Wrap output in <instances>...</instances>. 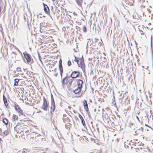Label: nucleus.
Returning a JSON list of instances; mask_svg holds the SVG:
<instances>
[{
  "label": "nucleus",
  "instance_id": "f03ea898",
  "mask_svg": "<svg viewBox=\"0 0 153 153\" xmlns=\"http://www.w3.org/2000/svg\"><path fill=\"white\" fill-rule=\"evenodd\" d=\"M43 4L44 6V11L45 13L49 15V16L52 18L50 14V11L47 5L45 4L44 3H43Z\"/></svg>",
  "mask_w": 153,
  "mask_h": 153
},
{
  "label": "nucleus",
  "instance_id": "c03bdc74",
  "mask_svg": "<svg viewBox=\"0 0 153 153\" xmlns=\"http://www.w3.org/2000/svg\"><path fill=\"white\" fill-rule=\"evenodd\" d=\"M54 153H58V152H54Z\"/></svg>",
  "mask_w": 153,
  "mask_h": 153
},
{
  "label": "nucleus",
  "instance_id": "bb28decb",
  "mask_svg": "<svg viewBox=\"0 0 153 153\" xmlns=\"http://www.w3.org/2000/svg\"><path fill=\"white\" fill-rule=\"evenodd\" d=\"M16 71H17L19 72H21V71H22L20 68L19 67H18L17 68H16Z\"/></svg>",
  "mask_w": 153,
  "mask_h": 153
},
{
  "label": "nucleus",
  "instance_id": "c756f323",
  "mask_svg": "<svg viewBox=\"0 0 153 153\" xmlns=\"http://www.w3.org/2000/svg\"><path fill=\"white\" fill-rule=\"evenodd\" d=\"M137 145H138V146H143L144 145V144L142 143H137Z\"/></svg>",
  "mask_w": 153,
  "mask_h": 153
},
{
  "label": "nucleus",
  "instance_id": "39448f33",
  "mask_svg": "<svg viewBox=\"0 0 153 153\" xmlns=\"http://www.w3.org/2000/svg\"><path fill=\"white\" fill-rule=\"evenodd\" d=\"M80 72L78 71H74L72 72L71 76L72 78H75L79 76Z\"/></svg>",
  "mask_w": 153,
  "mask_h": 153
},
{
  "label": "nucleus",
  "instance_id": "e433bc0d",
  "mask_svg": "<svg viewBox=\"0 0 153 153\" xmlns=\"http://www.w3.org/2000/svg\"><path fill=\"white\" fill-rule=\"evenodd\" d=\"M51 99L52 98H53V95L51 94Z\"/></svg>",
  "mask_w": 153,
  "mask_h": 153
},
{
  "label": "nucleus",
  "instance_id": "c9c22d12",
  "mask_svg": "<svg viewBox=\"0 0 153 153\" xmlns=\"http://www.w3.org/2000/svg\"><path fill=\"white\" fill-rule=\"evenodd\" d=\"M57 75V73H56L55 74H54V75L56 77Z\"/></svg>",
  "mask_w": 153,
  "mask_h": 153
},
{
  "label": "nucleus",
  "instance_id": "2eb2a0df",
  "mask_svg": "<svg viewBox=\"0 0 153 153\" xmlns=\"http://www.w3.org/2000/svg\"><path fill=\"white\" fill-rule=\"evenodd\" d=\"M16 111L19 114V116L20 115H22L25 116L24 114L23 111L22 110L21 108L18 110H17Z\"/></svg>",
  "mask_w": 153,
  "mask_h": 153
},
{
  "label": "nucleus",
  "instance_id": "1a4fd4ad",
  "mask_svg": "<svg viewBox=\"0 0 153 153\" xmlns=\"http://www.w3.org/2000/svg\"><path fill=\"white\" fill-rule=\"evenodd\" d=\"M83 82V81L81 79H79L77 81L78 87L82 88V85Z\"/></svg>",
  "mask_w": 153,
  "mask_h": 153
},
{
  "label": "nucleus",
  "instance_id": "0eeeda50",
  "mask_svg": "<svg viewBox=\"0 0 153 153\" xmlns=\"http://www.w3.org/2000/svg\"><path fill=\"white\" fill-rule=\"evenodd\" d=\"M70 78V77L66 76L61 81L62 82V86L64 87V85L66 84V82H65V80H66V81L68 80V79Z\"/></svg>",
  "mask_w": 153,
  "mask_h": 153
},
{
  "label": "nucleus",
  "instance_id": "cd10ccee",
  "mask_svg": "<svg viewBox=\"0 0 153 153\" xmlns=\"http://www.w3.org/2000/svg\"><path fill=\"white\" fill-rule=\"evenodd\" d=\"M38 53L39 59L40 61L42 63V61L41 59V57L39 53V52H38Z\"/></svg>",
  "mask_w": 153,
  "mask_h": 153
},
{
  "label": "nucleus",
  "instance_id": "c85d7f7f",
  "mask_svg": "<svg viewBox=\"0 0 153 153\" xmlns=\"http://www.w3.org/2000/svg\"><path fill=\"white\" fill-rule=\"evenodd\" d=\"M71 65V62L68 61V66H70Z\"/></svg>",
  "mask_w": 153,
  "mask_h": 153
},
{
  "label": "nucleus",
  "instance_id": "f3484780",
  "mask_svg": "<svg viewBox=\"0 0 153 153\" xmlns=\"http://www.w3.org/2000/svg\"><path fill=\"white\" fill-rule=\"evenodd\" d=\"M19 81V79H14V85L15 86H17L18 85V83Z\"/></svg>",
  "mask_w": 153,
  "mask_h": 153
},
{
  "label": "nucleus",
  "instance_id": "423d86ee",
  "mask_svg": "<svg viewBox=\"0 0 153 153\" xmlns=\"http://www.w3.org/2000/svg\"><path fill=\"white\" fill-rule=\"evenodd\" d=\"M24 56L27 60V62H30L31 60L30 55L27 53H26L24 54Z\"/></svg>",
  "mask_w": 153,
  "mask_h": 153
},
{
  "label": "nucleus",
  "instance_id": "a19ab883",
  "mask_svg": "<svg viewBox=\"0 0 153 153\" xmlns=\"http://www.w3.org/2000/svg\"><path fill=\"white\" fill-rule=\"evenodd\" d=\"M141 34H143V32L142 31H141Z\"/></svg>",
  "mask_w": 153,
  "mask_h": 153
},
{
  "label": "nucleus",
  "instance_id": "a211bd4d",
  "mask_svg": "<svg viewBox=\"0 0 153 153\" xmlns=\"http://www.w3.org/2000/svg\"><path fill=\"white\" fill-rule=\"evenodd\" d=\"M10 131L8 130H6L3 132L4 134L6 136L7 135L10 133Z\"/></svg>",
  "mask_w": 153,
  "mask_h": 153
},
{
  "label": "nucleus",
  "instance_id": "ddd939ff",
  "mask_svg": "<svg viewBox=\"0 0 153 153\" xmlns=\"http://www.w3.org/2000/svg\"><path fill=\"white\" fill-rule=\"evenodd\" d=\"M51 112L52 111L54 112L55 109V103H51Z\"/></svg>",
  "mask_w": 153,
  "mask_h": 153
},
{
  "label": "nucleus",
  "instance_id": "a18cd8bd",
  "mask_svg": "<svg viewBox=\"0 0 153 153\" xmlns=\"http://www.w3.org/2000/svg\"><path fill=\"white\" fill-rule=\"evenodd\" d=\"M67 82V81H66V80H65V82Z\"/></svg>",
  "mask_w": 153,
  "mask_h": 153
},
{
  "label": "nucleus",
  "instance_id": "dca6fc26",
  "mask_svg": "<svg viewBox=\"0 0 153 153\" xmlns=\"http://www.w3.org/2000/svg\"><path fill=\"white\" fill-rule=\"evenodd\" d=\"M7 119L6 118H4L2 120L3 123H4L6 125H7L8 123Z\"/></svg>",
  "mask_w": 153,
  "mask_h": 153
},
{
  "label": "nucleus",
  "instance_id": "09e8293b",
  "mask_svg": "<svg viewBox=\"0 0 153 153\" xmlns=\"http://www.w3.org/2000/svg\"><path fill=\"white\" fill-rule=\"evenodd\" d=\"M137 43H136V45H137Z\"/></svg>",
  "mask_w": 153,
  "mask_h": 153
},
{
  "label": "nucleus",
  "instance_id": "de8ad7c7",
  "mask_svg": "<svg viewBox=\"0 0 153 153\" xmlns=\"http://www.w3.org/2000/svg\"><path fill=\"white\" fill-rule=\"evenodd\" d=\"M119 116V118H120V116H119H119Z\"/></svg>",
  "mask_w": 153,
  "mask_h": 153
},
{
  "label": "nucleus",
  "instance_id": "393cba45",
  "mask_svg": "<svg viewBox=\"0 0 153 153\" xmlns=\"http://www.w3.org/2000/svg\"><path fill=\"white\" fill-rule=\"evenodd\" d=\"M3 98L4 102H7V99L4 95H3Z\"/></svg>",
  "mask_w": 153,
  "mask_h": 153
},
{
  "label": "nucleus",
  "instance_id": "5701e85b",
  "mask_svg": "<svg viewBox=\"0 0 153 153\" xmlns=\"http://www.w3.org/2000/svg\"><path fill=\"white\" fill-rule=\"evenodd\" d=\"M82 28L83 32L84 33L86 32H87V29L86 26L85 25L83 26Z\"/></svg>",
  "mask_w": 153,
  "mask_h": 153
},
{
  "label": "nucleus",
  "instance_id": "2f4dec72",
  "mask_svg": "<svg viewBox=\"0 0 153 153\" xmlns=\"http://www.w3.org/2000/svg\"><path fill=\"white\" fill-rule=\"evenodd\" d=\"M55 103V102H54V98H52L51 99V103Z\"/></svg>",
  "mask_w": 153,
  "mask_h": 153
},
{
  "label": "nucleus",
  "instance_id": "f8f14e48",
  "mask_svg": "<svg viewBox=\"0 0 153 153\" xmlns=\"http://www.w3.org/2000/svg\"><path fill=\"white\" fill-rule=\"evenodd\" d=\"M79 117L80 118V119L81 120V123H82L83 126L84 127H85V126H86V125L85 124V121H84V120L82 116L80 114H79Z\"/></svg>",
  "mask_w": 153,
  "mask_h": 153
},
{
  "label": "nucleus",
  "instance_id": "9d476101",
  "mask_svg": "<svg viewBox=\"0 0 153 153\" xmlns=\"http://www.w3.org/2000/svg\"><path fill=\"white\" fill-rule=\"evenodd\" d=\"M73 78H72L71 79H68V80L67 81V82L66 83V85L67 87H70L71 85V83L73 81Z\"/></svg>",
  "mask_w": 153,
  "mask_h": 153
},
{
  "label": "nucleus",
  "instance_id": "20e7f679",
  "mask_svg": "<svg viewBox=\"0 0 153 153\" xmlns=\"http://www.w3.org/2000/svg\"><path fill=\"white\" fill-rule=\"evenodd\" d=\"M81 88H78V87L75 90L73 91V92L74 93L78 94V96L77 97H81L82 94V92H81Z\"/></svg>",
  "mask_w": 153,
  "mask_h": 153
},
{
  "label": "nucleus",
  "instance_id": "6ab92c4d",
  "mask_svg": "<svg viewBox=\"0 0 153 153\" xmlns=\"http://www.w3.org/2000/svg\"><path fill=\"white\" fill-rule=\"evenodd\" d=\"M33 134L34 137H36V136L38 137L39 136H40L41 135L37 133H36L35 132H33Z\"/></svg>",
  "mask_w": 153,
  "mask_h": 153
},
{
  "label": "nucleus",
  "instance_id": "7ed1b4c3",
  "mask_svg": "<svg viewBox=\"0 0 153 153\" xmlns=\"http://www.w3.org/2000/svg\"><path fill=\"white\" fill-rule=\"evenodd\" d=\"M42 108L45 111H47V110L48 105L47 103V100L44 97H43V104L42 106Z\"/></svg>",
  "mask_w": 153,
  "mask_h": 153
},
{
  "label": "nucleus",
  "instance_id": "b1692460",
  "mask_svg": "<svg viewBox=\"0 0 153 153\" xmlns=\"http://www.w3.org/2000/svg\"><path fill=\"white\" fill-rule=\"evenodd\" d=\"M23 18L25 21L26 20V19L27 18V16L26 14L25 13L24 14Z\"/></svg>",
  "mask_w": 153,
  "mask_h": 153
},
{
  "label": "nucleus",
  "instance_id": "4be33fe9",
  "mask_svg": "<svg viewBox=\"0 0 153 153\" xmlns=\"http://www.w3.org/2000/svg\"><path fill=\"white\" fill-rule=\"evenodd\" d=\"M15 110L17 111L20 108L19 106L18 105H16L15 104Z\"/></svg>",
  "mask_w": 153,
  "mask_h": 153
},
{
  "label": "nucleus",
  "instance_id": "412c9836",
  "mask_svg": "<svg viewBox=\"0 0 153 153\" xmlns=\"http://www.w3.org/2000/svg\"><path fill=\"white\" fill-rule=\"evenodd\" d=\"M59 69L60 71H63L62 66V65H61V64L59 65Z\"/></svg>",
  "mask_w": 153,
  "mask_h": 153
},
{
  "label": "nucleus",
  "instance_id": "8fccbe9b",
  "mask_svg": "<svg viewBox=\"0 0 153 153\" xmlns=\"http://www.w3.org/2000/svg\"><path fill=\"white\" fill-rule=\"evenodd\" d=\"M18 76V75H16V76Z\"/></svg>",
  "mask_w": 153,
  "mask_h": 153
},
{
  "label": "nucleus",
  "instance_id": "473e14b6",
  "mask_svg": "<svg viewBox=\"0 0 153 153\" xmlns=\"http://www.w3.org/2000/svg\"><path fill=\"white\" fill-rule=\"evenodd\" d=\"M60 64H61V65H62V60L61 59H60L59 61V65H60Z\"/></svg>",
  "mask_w": 153,
  "mask_h": 153
},
{
  "label": "nucleus",
  "instance_id": "49530a36",
  "mask_svg": "<svg viewBox=\"0 0 153 153\" xmlns=\"http://www.w3.org/2000/svg\"><path fill=\"white\" fill-rule=\"evenodd\" d=\"M87 45L88 46V43H87Z\"/></svg>",
  "mask_w": 153,
  "mask_h": 153
},
{
  "label": "nucleus",
  "instance_id": "3c124183",
  "mask_svg": "<svg viewBox=\"0 0 153 153\" xmlns=\"http://www.w3.org/2000/svg\"><path fill=\"white\" fill-rule=\"evenodd\" d=\"M88 116H89V117H90V116L89 115H88Z\"/></svg>",
  "mask_w": 153,
  "mask_h": 153
},
{
  "label": "nucleus",
  "instance_id": "f257e3e1",
  "mask_svg": "<svg viewBox=\"0 0 153 153\" xmlns=\"http://www.w3.org/2000/svg\"><path fill=\"white\" fill-rule=\"evenodd\" d=\"M79 59L80 60V63L77 64L78 66L80 67L83 71H85V65L83 56H82L81 58H80Z\"/></svg>",
  "mask_w": 153,
  "mask_h": 153
},
{
  "label": "nucleus",
  "instance_id": "72a5a7b5",
  "mask_svg": "<svg viewBox=\"0 0 153 153\" xmlns=\"http://www.w3.org/2000/svg\"><path fill=\"white\" fill-rule=\"evenodd\" d=\"M63 71H60V74L61 78L62 77V73Z\"/></svg>",
  "mask_w": 153,
  "mask_h": 153
},
{
  "label": "nucleus",
  "instance_id": "ea45409f",
  "mask_svg": "<svg viewBox=\"0 0 153 153\" xmlns=\"http://www.w3.org/2000/svg\"><path fill=\"white\" fill-rule=\"evenodd\" d=\"M2 132V129L0 128V133H1Z\"/></svg>",
  "mask_w": 153,
  "mask_h": 153
},
{
  "label": "nucleus",
  "instance_id": "79ce46f5",
  "mask_svg": "<svg viewBox=\"0 0 153 153\" xmlns=\"http://www.w3.org/2000/svg\"><path fill=\"white\" fill-rule=\"evenodd\" d=\"M13 73L15 74L16 73V71L15 70H14L13 71Z\"/></svg>",
  "mask_w": 153,
  "mask_h": 153
},
{
  "label": "nucleus",
  "instance_id": "58836bf2",
  "mask_svg": "<svg viewBox=\"0 0 153 153\" xmlns=\"http://www.w3.org/2000/svg\"><path fill=\"white\" fill-rule=\"evenodd\" d=\"M145 126H147V127H149V128H151L150 126H149L148 125L146 124H145Z\"/></svg>",
  "mask_w": 153,
  "mask_h": 153
},
{
  "label": "nucleus",
  "instance_id": "37998d69",
  "mask_svg": "<svg viewBox=\"0 0 153 153\" xmlns=\"http://www.w3.org/2000/svg\"><path fill=\"white\" fill-rule=\"evenodd\" d=\"M39 139H40V140H42V139L43 138H40Z\"/></svg>",
  "mask_w": 153,
  "mask_h": 153
},
{
  "label": "nucleus",
  "instance_id": "a878e982",
  "mask_svg": "<svg viewBox=\"0 0 153 153\" xmlns=\"http://www.w3.org/2000/svg\"><path fill=\"white\" fill-rule=\"evenodd\" d=\"M74 57L75 58L74 61L77 62V64H78L79 62V60L76 59V57L75 56H74Z\"/></svg>",
  "mask_w": 153,
  "mask_h": 153
},
{
  "label": "nucleus",
  "instance_id": "7c9ffc66",
  "mask_svg": "<svg viewBox=\"0 0 153 153\" xmlns=\"http://www.w3.org/2000/svg\"><path fill=\"white\" fill-rule=\"evenodd\" d=\"M4 104L5 105L6 107L7 108V106H8V104H7V102H4Z\"/></svg>",
  "mask_w": 153,
  "mask_h": 153
},
{
  "label": "nucleus",
  "instance_id": "4c0bfd02",
  "mask_svg": "<svg viewBox=\"0 0 153 153\" xmlns=\"http://www.w3.org/2000/svg\"><path fill=\"white\" fill-rule=\"evenodd\" d=\"M140 129H141L142 131L143 132V128H142V127H141L140 128Z\"/></svg>",
  "mask_w": 153,
  "mask_h": 153
},
{
  "label": "nucleus",
  "instance_id": "aec40b11",
  "mask_svg": "<svg viewBox=\"0 0 153 153\" xmlns=\"http://www.w3.org/2000/svg\"><path fill=\"white\" fill-rule=\"evenodd\" d=\"M13 118L14 120H16L18 119V117L17 115L13 114Z\"/></svg>",
  "mask_w": 153,
  "mask_h": 153
},
{
  "label": "nucleus",
  "instance_id": "f704fd0d",
  "mask_svg": "<svg viewBox=\"0 0 153 153\" xmlns=\"http://www.w3.org/2000/svg\"><path fill=\"white\" fill-rule=\"evenodd\" d=\"M136 118H137V119L138 120V121L139 122H140V120H139V118L137 116H136Z\"/></svg>",
  "mask_w": 153,
  "mask_h": 153
},
{
  "label": "nucleus",
  "instance_id": "6e6552de",
  "mask_svg": "<svg viewBox=\"0 0 153 153\" xmlns=\"http://www.w3.org/2000/svg\"><path fill=\"white\" fill-rule=\"evenodd\" d=\"M83 104L85 110L87 112L88 111V108L87 101L85 100H84L83 101Z\"/></svg>",
  "mask_w": 153,
  "mask_h": 153
},
{
  "label": "nucleus",
  "instance_id": "9b49d317",
  "mask_svg": "<svg viewBox=\"0 0 153 153\" xmlns=\"http://www.w3.org/2000/svg\"><path fill=\"white\" fill-rule=\"evenodd\" d=\"M114 118H113L112 117H111V118H109L110 119V121L112 123V124H113L114 125H117L118 124V123H117L115 122V119L116 120V118L115 117H114Z\"/></svg>",
  "mask_w": 153,
  "mask_h": 153
},
{
  "label": "nucleus",
  "instance_id": "4468645a",
  "mask_svg": "<svg viewBox=\"0 0 153 153\" xmlns=\"http://www.w3.org/2000/svg\"><path fill=\"white\" fill-rule=\"evenodd\" d=\"M83 0H75V1L79 6H81L82 5Z\"/></svg>",
  "mask_w": 153,
  "mask_h": 153
}]
</instances>
